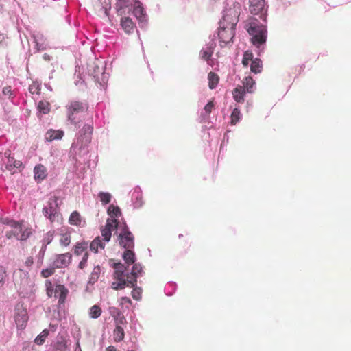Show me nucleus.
Here are the masks:
<instances>
[{"instance_id":"1","label":"nucleus","mask_w":351,"mask_h":351,"mask_svg":"<svg viewBox=\"0 0 351 351\" xmlns=\"http://www.w3.org/2000/svg\"><path fill=\"white\" fill-rule=\"evenodd\" d=\"M108 219L101 230L104 241H110L112 232L117 235L119 241H134V237L126 223L123 221L120 208L113 204L107 209Z\"/></svg>"},{"instance_id":"2","label":"nucleus","mask_w":351,"mask_h":351,"mask_svg":"<svg viewBox=\"0 0 351 351\" xmlns=\"http://www.w3.org/2000/svg\"><path fill=\"white\" fill-rule=\"evenodd\" d=\"M237 8H239V4L234 5V8L226 10L223 14V20L220 21L218 36L221 47L232 42L234 36L235 27L239 15V11Z\"/></svg>"},{"instance_id":"3","label":"nucleus","mask_w":351,"mask_h":351,"mask_svg":"<svg viewBox=\"0 0 351 351\" xmlns=\"http://www.w3.org/2000/svg\"><path fill=\"white\" fill-rule=\"evenodd\" d=\"M1 223L6 226L4 227V230L7 239L25 241L32 233L31 229L22 222L3 218L1 219Z\"/></svg>"},{"instance_id":"4","label":"nucleus","mask_w":351,"mask_h":351,"mask_svg":"<svg viewBox=\"0 0 351 351\" xmlns=\"http://www.w3.org/2000/svg\"><path fill=\"white\" fill-rule=\"evenodd\" d=\"M247 32L251 36L252 44L260 49L267 40V29L264 24H261L256 19L250 21Z\"/></svg>"},{"instance_id":"5","label":"nucleus","mask_w":351,"mask_h":351,"mask_svg":"<svg viewBox=\"0 0 351 351\" xmlns=\"http://www.w3.org/2000/svg\"><path fill=\"white\" fill-rule=\"evenodd\" d=\"M105 61L98 59H95L88 68L89 75L103 88L106 86L108 80V73L105 72Z\"/></svg>"},{"instance_id":"6","label":"nucleus","mask_w":351,"mask_h":351,"mask_svg":"<svg viewBox=\"0 0 351 351\" xmlns=\"http://www.w3.org/2000/svg\"><path fill=\"white\" fill-rule=\"evenodd\" d=\"M114 271V281L111 287L114 290L123 289L125 287H131V284L128 282L129 274H125L126 270L125 267L121 263H114L113 265Z\"/></svg>"},{"instance_id":"7","label":"nucleus","mask_w":351,"mask_h":351,"mask_svg":"<svg viewBox=\"0 0 351 351\" xmlns=\"http://www.w3.org/2000/svg\"><path fill=\"white\" fill-rule=\"evenodd\" d=\"M14 319L19 330H23L29 320V316L26 307L23 304L17 303L14 309Z\"/></svg>"},{"instance_id":"8","label":"nucleus","mask_w":351,"mask_h":351,"mask_svg":"<svg viewBox=\"0 0 351 351\" xmlns=\"http://www.w3.org/2000/svg\"><path fill=\"white\" fill-rule=\"evenodd\" d=\"M66 109L68 121L71 123L76 125L78 121L77 115L84 111V105L82 102L73 100L66 104Z\"/></svg>"},{"instance_id":"9","label":"nucleus","mask_w":351,"mask_h":351,"mask_svg":"<svg viewBox=\"0 0 351 351\" xmlns=\"http://www.w3.org/2000/svg\"><path fill=\"white\" fill-rule=\"evenodd\" d=\"M11 152L10 150H7L4 153V157L2 158L3 164L1 166V169H3V167L5 170L11 172L12 173H14L16 172V169H19L22 166V162L19 160H16L12 157Z\"/></svg>"},{"instance_id":"10","label":"nucleus","mask_w":351,"mask_h":351,"mask_svg":"<svg viewBox=\"0 0 351 351\" xmlns=\"http://www.w3.org/2000/svg\"><path fill=\"white\" fill-rule=\"evenodd\" d=\"M250 11L252 14H260V18L266 22L267 8L265 0H249Z\"/></svg>"},{"instance_id":"11","label":"nucleus","mask_w":351,"mask_h":351,"mask_svg":"<svg viewBox=\"0 0 351 351\" xmlns=\"http://www.w3.org/2000/svg\"><path fill=\"white\" fill-rule=\"evenodd\" d=\"M31 36L36 51H45L51 48L47 38L42 32L38 31L33 32Z\"/></svg>"},{"instance_id":"12","label":"nucleus","mask_w":351,"mask_h":351,"mask_svg":"<svg viewBox=\"0 0 351 351\" xmlns=\"http://www.w3.org/2000/svg\"><path fill=\"white\" fill-rule=\"evenodd\" d=\"M93 132V127L90 125H84L80 133V136L77 137V141L74 142L72 146L79 147L80 149L86 147L90 142V135Z\"/></svg>"},{"instance_id":"13","label":"nucleus","mask_w":351,"mask_h":351,"mask_svg":"<svg viewBox=\"0 0 351 351\" xmlns=\"http://www.w3.org/2000/svg\"><path fill=\"white\" fill-rule=\"evenodd\" d=\"M57 197H51L49 199L47 205L44 206L43 213L45 217L53 221L58 211V203Z\"/></svg>"},{"instance_id":"14","label":"nucleus","mask_w":351,"mask_h":351,"mask_svg":"<svg viewBox=\"0 0 351 351\" xmlns=\"http://www.w3.org/2000/svg\"><path fill=\"white\" fill-rule=\"evenodd\" d=\"M13 280L16 286L25 287L29 282L28 273L21 269H16L13 274Z\"/></svg>"},{"instance_id":"15","label":"nucleus","mask_w":351,"mask_h":351,"mask_svg":"<svg viewBox=\"0 0 351 351\" xmlns=\"http://www.w3.org/2000/svg\"><path fill=\"white\" fill-rule=\"evenodd\" d=\"M71 260V254L69 253L59 254L56 256L52 263V265L56 268H64L69 265Z\"/></svg>"},{"instance_id":"16","label":"nucleus","mask_w":351,"mask_h":351,"mask_svg":"<svg viewBox=\"0 0 351 351\" xmlns=\"http://www.w3.org/2000/svg\"><path fill=\"white\" fill-rule=\"evenodd\" d=\"M143 273V267L140 263H134L132 271L128 276V282L131 287H135L137 284V278L141 276Z\"/></svg>"},{"instance_id":"17","label":"nucleus","mask_w":351,"mask_h":351,"mask_svg":"<svg viewBox=\"0 0 351 351\" xmlns=\"http://www.w3.org/2000/svg\"><path fill=\"white\" fill-rule=\"evenodd\" d=\"M216 47V43L213 40H210L205 47L202 48L200 51V57L208 61L210 57L212 56L214 49Z\"/></svg>"},{"instance_id":"18","label":"nucleus","mask_w":351,"mask_h":351,"mask_svg":"<svg viewBox=\"0 0 351 351\" xmlns=\"http://www.w3.org/2000/svg\"><path fill=\"white\" fill-rule=\"evenodd\" d=\"M69 291L63 285H56L54 291V297L58 298V303L63 304L65 302Z\"/></svg>"},{"instance_id":"19","label":"nucleus","mask_w":351,"mask_h":351,"mask_svg":"<svg viewBox=\"0 0 351 351\" xmlns=\"http://www.w3.org/2000/svg\"><path fill=\"white\" fill-rule=\"evenodd\" d=\"M133 13L140 23H143L146 21L145 12L140 1H135Z\"/></svg>"},{"instance_id":"20","label":"nucleus","mask_w":351,"mask_h":351,"mask_svg":"<svg viewBox=\"0 0 351 351\" xmlns=\"http://www.w3.org/2000/svg\"><path fill=\"white\" fill-rule=\"evenodd\" d=\"M34 179L36 181L40 182L47 177V169L44 165L41 164L36 165L34 169Z\"/></svg>"},{"instance_id":"21","label":"nucleus","mask_w":351,"mask_h":351,"mask_svg":"<svg viewBox=\"0 0 351 351\" xmlns=\"http://www.w3.org/2000/svg\"><path fill=\"white\" fill-rule=\"evenodd\" d=\"M64 131L62 130L50 129L47 131L45 138L47 141H53L54 140H60L64 136Z\"/></svg>"},{"instance_id":"22","label":"nucleus","mask_w":351,"mask_h":351,"mask_svg":"<svg viewBox=\"0 0 351 351\" xmlns=\"http://www.w3.org/2000/svg\"><path fill=\"white\" fill-rule=\"evenodd\" d=\"M132 200L134 207L136 208H139L143 205V193L139 188L134 189L132 194Z\"/></svg>"},{"instance_id":"23","label":"nucleus","mask_w":351,"mask_h":351,"mask_svg":"<svg viewBox=\"0 0 351 351\" xmlns=\"http://www.w3.org/2000/svg\"><path fill=\"white\" fill-rule=\"evenodd\" d=\"M215 108L213 101H208L204 106L203 110L200 113L199 120L201 122H206L210 118V114Z\"/></svg>"},{"instance_id":"24","label":"nucleus","mask_w":351,"mask_h":351,"mask_svg":"<svg viewBox=\"0 0 351 351\" xmlns=\"http://www.w3.org/2000/svg\"><path fill=\"white\" fill-rule=\"evenodd\" d=\"M122 29L126 34H131L133 32L135 25L132 20L129 17H122L120 21Z\"/></svg>"},{"instance_id":"25","label":"nucleus","mask_w":351,"mask_h":351,"mask_svg":"<svg viewBox=\"0 0 351 351\" xmlns=\"http://www.w3.org/2000/svg\"><path fill=\"white\" fill-rule=\"evenodd\" d=\"M246 93H247L244 90V88L238 85L232 91L233 98L237 103H243Z\"/></svg>"},{"instance_id":"26","label":"nucleus","mask_w":351,"mask_h":351,"mask_svg":"<svg viewBox=\"0 0 351 351\" xmlns=\"http://www.w3.org/2000/svg\"><path fill=\"white\" fill-rule=\"evenodd\" d=\"M244 90L247 93H253L256 90V83L252 77L247 76L242 81V85Z\"/></svg>"},{"instance_id":"27","label":"nucleus","mask_w":351,"mask_h":351,"mask_svg":"<svg viewBox=\"0 0 351 351\" xmlns=\"http://www.w3.org/2000/svg\"><path fill=\"white\" fill-rule=\"evenodd\" d=\"M69 223L74 226H83V221L80 213L77 211H73L69 219Z\"/></svg>"},{"instance_id":"28","label":"nucleus","mask_w":351,"mask_h":351,"mask_svg":"<svg viewBox=\"0 0 351 351\" xmlns=\"http://www.w3.org/2000/svg\"><path fill=\"white\" fill-rule=\"evenodd\" d=\"M123 258L128 265H132L136 261L135 254L130 250H125L123 254Z\"/></svg>"},{"instance_id":"29","label":"nucleus","mask_w":351,"mask_h":351,"mask_svg":"<svg viewBox=\"0 0 351 351\" xmlns=\"http://www.w3.org/2000/svg\"><path fill=\"white\" fill-rule=\"evenodd\" d=\"M263 65L262 62L259 58H254L252 62H250V70L251 72L257 74L262 71Z\"/></svg>"},{"instance_id":"30","label":"nucleus","mask_w":351,"mask_h":351,"mask_svg":"<svg viewBox=\"0 0 351 351\" xmlns=\"http://www.w3.org/2000/svg\"><path fill=\"white\" fill-rule=\"evenodd\" d=\"M125 333L123 328L120 326H117L113 331L114 340L116 342H120L124 339Z\"/></svg>"},{"instance_id":"31","label":"nucleus","mask_w":351,"mask_h":351,"mask_svg":"<svg viewBox=\"0 0 351 351\" xmlns=\"http://www.w3.org/2000/svg\"><path fill=\"white\" fill-rule=\"evenodd\" d=\"M208 86L210 89H214L219 82V77L213 72H210L208 75Z\"/></svg>"},{"instance_id":"32","label":"nucleus","mask_w":351,"mask_h":351,"mask_svg":"<svg viewBox=\"0 0 351 351\" xmlns=\"http://www.w3.org/2000/svg\"><path fill=\"white\" fill-rule=\"evenodd\" d=\"M97 197L104 206L109 204L112 198V195L108 192H99Z\"/></svg>"},{"instance_id":"33","label":"nucleus","mask_w":351,"mask_h":351,"mask_svg":"<svg viewBox=\"0 0 351 351\" xmlns=\"http://www.w3.org/2000/svg\"><path fill=\"white\" fill-rule=\"evenodd\" d=\"M242 118V114L240 110L238 108H234L231 113V124L236 125L239 123Z\"/></svg>"},{"instance_id":"34","label":"nucleus","mask_w":351,"mask_h":351,"mask_svg":"<svg viewBox=\"0 0 351 351\" xmlns=\"http://www.w3.org/2000/svg\"><path fill=\"white\" fill-rule=\"evenodd\" d=\"M37 108L39 112L47 114L51 109L50 104L47 101H40L38 104Z\"/></svg>"},{"instance_id":"35","label":"nucleus","mask_w":351,"mask_h":351,"mask_svg":"<svg viewBox=\"0 0 351 351\" xmlns=\"http://www.w3.org/2000/svg\"><path fill=\"white\" fill-rule=\"evenodd\" d=\"M102 310L98 305H93L89 310V316L92 319H97L101 315Z\"/></svg>"},{"instance_id":"36","label":"nucleus","mask_w":351,"mask_h":351,"mask_svg":"<svg viewBox=\"0 0 351 351\" xmlns=\"http://www.w3.org/2000/svg\"><path fill=\"white\" fill-rule=\"evenodd\" d=\"M129 2V0H117L115 7L119 14H122L123 13V10L128 7Z\"/></svg>"},{"instance_id":"37","label":"nucleus","mask_w":351,"mask_h":351,"mask_svg":"<svg viewBox=\"0 0 351 351\" xmlns=\"http://www.w3.org/2000/svg\"><path fill=\"white\" fill-rule=\"evenodd\" d=\"M100 273H101L100 267L99 266L95 267L93 268L92 273L90 274L88 282L90 284H94L95 282H96L99 278Z\"/></svg>"},{"instance_id":"38","label":"nucleus","mask_w":351,"mask_h":351,"mask_svg":"<svg viewBox=\"0 0 351 351\" xmlns=\"http://www.w3.org/2000/svg\"><path fill=\"white\" fill-rule=\"evenodd\" d=\"M49 334V332L47 329L43 330L42 332L36 337L34 340L35 343L37 345L43 344L46 338L48 337Z\"/></svg>"},{"instance_id":"39","label":"nucleus","mask_w":351,"mask_h":351,"mask_svg":"<svg viewBox=\"0 0 351 351\" xmlns=\"http://www.w3.org/2000/svg\"><path fill=\"white\" fill-rule=\"evenodd\" d=\"M66 343L64 341H57L53 345L52 351H67Z\"/></svg>"},{"instance_id":"40","label":"nucleus","mask_w":351,"mask_h":351,"mask_svg":"<svg viewBox=\"0 0 351 351\" xmlns=\"http://www.w3.org/2000/svg\"><path fill=\"white\" fill-rule=\"evenodd\" d=\"M254 56L252 52L247 51L244 53L243 60H242V64L247 66L250 62H252L254 59L253 58Z\"/></svg>"},{"instance_id":"41","label":"nucleus","mask_w":351,"mask_h":351,"mask_svg":"<svg viewBox=\"0 0 351 351\" xmlns=\"http://www.w3.org/2000/svg\"><path fill=\"white\" fill-rule=\"evenodd\" d=\"M134 289L132 291V296L136 300H139L141 298L142 289L140 287H132Z\"/></svg>"},{"instance_id":"42","label":"nucleus","mask_w":351,"mask_h":351,"mask_svg":"<svg viewBox=\"0 0 351 351\" xmlns=\"http://www.w3.org/2000/svg\"><path fill=\"white\" fill-rule=\"evenodd\" d=\"M56 269V268L54 267L53 265H51V267H50L49 268L43 269V271H41V276L43 278H47L54 274Z\"/></svg>"},{"instance_id":"43","label":"nucleus","mask_w":351,"mask_h":351,"mask_svg":"<svg viewBox=\"0 0 351 351\" xmlns=\"http://www.w3.org/2000/svg\"><path fill=\"white\" fill-rule=\"evenodd\" d=\"M45 285L47 294L49 298H51L53 295H54L55 289L53 288L52 283L49 280L46 281Z\"/></svg>"},{"instance_id":"44","label":"nucleus","mask_w":351,"mask_h":351,"mask_svg":"<svg viewBox=\"0 0 351 351\" xmlns=\"http://www.w3.org/2000/svg\"><path fill=\"white\" fill-rule=\"evenodd\" d=\"M88 243H78L75 249V253L77 255L81 254Z\"/></svg>"},{"instance_id":"45","label":"nucleus","mask_w":351,"mask_h":351,"mask_svg":"<svg viewBox=\"0 0 351 351\" xmlns=\"http://www.w3.org/2000/svg\"><path fill=\"white\" fill-rule=\"evenodd\" d=\"M66 231V228H62L60 230V232L62 234H63V237L60 239V241H70V240L71 239L70 234H67V232L64 234V232Z\"/></svg>"},{"instance_id":"46","label":"nucleus","mask_w":351,"mask_h":351,"mask_svg":"<svg viewBox=\"0 0 351 351\" xmlns=\"http://www.w3.org/2000/svg\"><path fill=\"white\" fill-rule=\"evenodd\" d=\"M98 246H99L101 248H104V243H90V247L91 250L94 251L95 252H97Z\"/></svg>"},{"instance_id":"47","label":"nucleus","mask_w":351,"mask_h":351,"mask_svg":"<svg viewBox=\"0 0 351 351\" xmlns=\"http://www.w3.org/2000/svg\"><path fill=\"white\" fill-rule=\"evenodd\" d=\"M87 260H88V253L86 252L83 256L82 261H80V263L79 264V267L80 269L84 268V267L86 265Z\"/></svg>"},{"instance_id":"48","label":"nucleus","mask_w":351,"mask_h":351,"mask_svg":"<svg viewBox=\"0 0 351 351\" xmlns=\"http://www.w3.org/2000/svg\"><path fill=\"white\" fill-rule=\"evenodd\" d=\"M3 93L4 95H8L11 97L12 95V91L10 86H6L3 88Z\"/></svg>"},{"instance_id":"49","label":"nucleus","mask_w":351,"mask_h":351,"mask_svg":"<svg viewBox=\"0 0 351 351\" xmlns=\"http://www.w3.org/2000/svg\"><path fill=\"white\" fill-rule=\"evenodd\" d=\"M34 261H33V258L32 257H27L25 261V266H27V267H29L32 265Z\"/></svg>"},{"instance_id":"50","label":"nucleus","mask_w":351,"mask_h":351,"mask_svg":"<svg viewBox=\"0 0 351 351\" xmlns=\"http://www.w3.org/2000/svg\"><path fill=\"white\" fill-rule=\"evenodd\" d=\"M43 59L45 61L49 62V61H51L53 60V57L51 56H50L49 54H48L47 53H45L43 55Z\"/></svg>"},{"instance_id":"51","label":"nucleus","mask_w":351,"mask_h":351,"mask_svg":"<svg viewBox=\"0 0 351 351\" xmlns=\"http://www.w3.org/2000/svg\"><path fill=\"white\" fill-rule=\"evenodd\" d=\"M46 245H43L40 252L39 254L40 256L41 261L43 260V258L44 256L45 251Z\"/></svg>"},{"instance_id":"52","label":"nucleus","mask_w":351,"mask_h":351,"mask_svg":"<svg viewBox=\"0 0 351 351\" xmlns=\"http://www.w3.org/2000/svg\"><path fill=\"white\" fill-rule=\"evenodd\" d=\"M121 301H122L123 303H128V304H131L132 303L131 300L129 298H128V297H123L121 298Z\"/></svg>"},{"instance_id":"53","label":"nucleus","mask_w":351,"mask_h":351,"mask_svg":"<svg viewBox=\"0 0 351 351\" xmlns=\"http://www.w3.org/2000/svg\"><path fill=\"white\" fill-rule=\"evenodd\" d=\"M106 351H118L114 346H108L106 349Z\"/></svg>"},{"instance_id":"54","label":"nucleus","mask_w":351,"mask_h":351,"mask_svg":"<svg viewBox=\"0 0 351 351\" xmlns=\"http://www.w3.org/2000/svg\"><path fill=\"white\" fill-rule=\"evenodd\" d=\"M75 351H82L81 347L80 346V343L77 341L76 344V348L75 349Z\"/></svg>"},{"instance_id":"55","label":"nucleus","mask_w":351,"mask_h":351,"mask_svg":"<svg viewBox=\"0 0 351 351\" xmlns=\"http://www.w3.org/2000/svg\"><path fill=\"white\" fill-rule=\"evenodd\" d=\"M4 39H5L4 34L0 32V44H1L3 43Z\"/></svg>"},{"instance_id":"56","label":"nucleus","mask_w":351,"mask_h":351,"mask_svg":"<svg viewBox=\"0 0 351 351\" xmlns=\"http://www.w3.org/2000/svg\"><path fill=\"white\" fill-rule=\"evenodd\" d=\"M45 86L50 91L52 90L51 86L49 84H45Z\"/></svg>"},{"instance_id":"57","label":"nucleus","mask_w":351,"mask_h":351,"mask_svg":"<svg viewBox=\"0 0 351 351\" xmlns=\"http://www.w3.org/2000/svg\"><path fill=\"white\" fill-rule=\"evenodd\" d=\"M83 81L80 79V80L75 81V85H78L80 83H82Z\"/></svg>"},{"instance_id":"58","label":"nucleus","mask_w":351,"mask_h":351,"mask_svg":"<svg viewBox=\"0 0 351 351\" xmlns=\"http://www.w3.org/2000/svg\"><path fill=\"white\" fill-rule=\"evenodd\" d=\"M93 241L96 242V241H101L99 239V237H96Z\"/></svg>"},{"instance_id":"59","label":"nucleus","mask_w":351,"mask_h":351,"mask_svg":"<svg viewBox=\"0 0 351 351\" xmlns=\"http://www.w3.org/2000/svg\"><path fill=\"white\" fill-rule=\"evenodd\" d=\"M123 320H125V317H121V318L120 319V323H121V324L123 323Z\"/></svg>"},{"instance_id":"60","label":"nucleus","mask_w":351,"mask_h":351,"mask_svg":"<svg viewBox=\"0 0 351 351\" xmlns=\"http://www.w3.org/2000/svg\"><path fill=\"white\" fill-rule=\"evenodd\" d=\"M2 158V153L0 152V158Z\"/></svg>"},{"instance_id":"61","label":"nucleus","mask_w":351,"mask_h":351,"mask_svg":"<svg viewBox=\"0 0 351 351\" xmlns=\"http://www.w3.org/2000/svg\"><path fill=\"white\" fill-rule=\"evenodd\" d=\"M32 88H30V92H32L33 93L34 92L32 91Z\"/></svg>"},{"instance_id":"62","label":"nucleus","mask_w":351,"mask_h":351,"mask_svg":"<svg viewBox=\"0 0 351 351\" xmlns=\"http://www.w3.org/2000/svg\"><path fill=\"white\" fill-rule=\"evenodd\" d=\"M181 237H182V234L179 235V238L181 239Z\"/></svg>"},{"instance_id":"63","label":"nucleus","mask_w":351,"mask_h":351,"mask_svg":"<svg viewBox=\"0 0 351 351\" xmlns=\"http://www.w3.org/2000/svg\"><path fill=\"white\" fill-rule=\"evenodd\" d=\"M131 351H133V350H131Z\"/></svg>"}]
</instances>
